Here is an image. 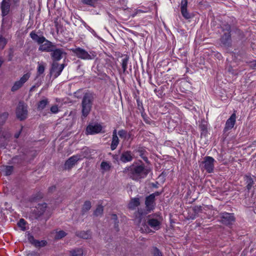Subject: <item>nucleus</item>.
Masks as SVG:
<instances>
[{
  "label": "nucleus",
  "mask_w": 256,
  "mask_h": 256,
  "mask_svg": "<svg viewBox=\"0 0 256 256\" xmlns=\"http://www.w3.org/2000/svg\"><path fill=\"white\" fill-rule=\"evenodd\" d=\"M251 63H252V66L254 68H256V60H254V61L252 62Z\"/></svg>",
  "instance_id": "obj_61"
},
{
  "label": "nucleus",
  "mask_w": 256,
  "mask_h": 256,
  "mask_svg": "<svg viewBox=\"0 0 256 256\" xmlns=\"http://www.w3.org/2000/svg\"><path fill=\"white\" fill-rule=\"evenodd\" d=\"M119 139L118 136H112V140L110 144V148L112 150L116 149L119 144Z\"/></svg>",
  "instance_id": "obj_33"
},
{
  "label": "nucleus",
  "mask_w": 256,
  "mask_h": 256,
  "mask_svg": "<svg viewBox=\"0 0 256 256\" xmlns=\"http://www.w3.org/2000/svg\"><path fill=\"white\" fill-rule=\"evenodd\" d=\"M96 98V94L91 91L84 94L81 102L82 116L86 118L92 110L93 102Z\"/></svg>",
  "instance_id": "obj_3"
},
{
  "label": "nucleus",
  "mask_w": 256,
  "mask_h": 256,
  "mask_svg": "<svg viewBox=\"0 0 256 256\" xmlns=\"http://www.w3.org/2000/svg\"><path fill=\"white\" fill-rule=\"evenodd\" d=\"M70 252L71 254L70 256H82L83 254V250L80 248L73 250Z\"/></svg>",
  "instance_id": "obj_36"
},
{
  "label": "nucleus",
  "mask_w": 256,
  "mask_h": 256,
  "mask_svg": "<svg viewBox=\"0 0 256 256\" xmlns=\"http://www.w3.org/2000/svg\"><path fill=\"white\" fill-rule=\"evenodd\" d=\"M236 122V115L234 113L232 114L230 116L227 120L226 122L223 132L226 133L229 130L232 129Z\"/></svg>",
  "instance_id": "obj_20"
},
{
  "label": "nucleus",
  "mask_w": 256,
  "mask_h": 256,
  "mask_svg": "<svg viewBox=\"0 0 256 256\" xmlns=\"http://www.w3.org/2000/svg\"><path fill=\"white\" fill-rule=\"evenodd\" d=\"M192 210L194 213L198 215V213L202 212V206H196L193 207Z\"/></svg>",
  "instance_id": "obj_44"
},
{
  "label": "nucleus",
  "mask_w": 256,
  "mask_h": 256,
  "mask_svg": "<svg viewBox=\"0 0 256 256\" xmlns=\"http://www.w3.org/2000/svg\"><path fill=\"white\" fill-rule=\"evenodd\" d=\"M162 194V192H154V193H152L150 194L151 196H152V197H154V199H156L155 198L156 196H159L160 195Z\"/></svg>",
  "instance_id": "obj_53"
},
{
  "label": "nucleus",
  "mask_w": 256,
  "mask_h": 256,
  "mask_svg": "<svg viewBox=\"0 0 256 256\" xmlns=\"http://www.w3.org/2000/svg\"><path fill=\"white\" fill-rule=\"evenodd\" d=\"M14 166H0V172L4 176H8L14 172Z\"/></svg>",
  "instance_id": "obj_25"
},
{
  "label": "nucleus",
  "mask_w": 256,
  "mask_h": 256,
  "mask_svg": "<svg viewBox=\"0 0 256 256\" xmlns=\"http://www.w3.org/2000/svg\"><path fill=\"white\" fill-rule=\"evenodd\" d=\"M140 216H138L136 220V222H138V225H140L141 222H142V214H140Z\"/></svg>",
  "instance_id": "obj_55"
},
{
  "label": "nucleus",
  "mask_w": 256,
  "mask_h": 256,
  "mask_svg": "<svg viewBox=\"0 0 256 256\" xmlns=\"http://www.w3.org/2000/svg\"><path fill=\"white\" fill-rule=\"evenodd\" d=\"M220 28L224 33V32H231V26L228 23L225 22L222 24L220 26Z\"/></svg>",
  "instance_id": "obj_37"
},
{
  "label": "nucleus",
  "mask_w": 256,
  "mask_h": 256,
  "mask_svg": "<svg viewBox=\"0 0 256 256\" xmlns=\"http://www.w3.org/2000/svg\"><path fill=\"white\" fill-rule=\"evenodd\" d=\"M81 160L78 155H74L68 158L65 162L64 167L65 170H70Z\"/></svg>",
  "instance_id": "obj_17"
},
{
  "label": "nucleus",
  "mask_w": 256,
  "mask_h": 256,
  "mask_svg": "<svg viewBox=\"0 0 256 256\" xmlns=\"http://www.w3.org/2000/svg\"><path fill=\"white\" fill-rule=\"evenodd\" d=\"M246 188L249 192L254 186H256V176L250 174H246L244 176Z\"/></svg>",
  "instance_id": "obj_13"
},
{
  "label": "nucleus",
  "mask_w": 256,
  "mask_h": 256,
  "mask_svg": "<svg viewBox=\"0 0 256 256\" xmlns=\"http://www.w3.org/2000/svg\"><path fill=\"white\" fill-rule=\"evenodd\" d=\"M89 150L88 148H83L82 149V152L83 153V156H84V157H86L88 152H89Z\"/></svg>",
  "instance_id": "obj_52"
},
{
  "label": "nucleus",
  "mask_w": 256,
  "mask_h": 256,
  "mask_svg": "<svg viewBox=\"0 0 256 256\" xmlns=\"http://www.w3.org/2000/svg\"><path fill=\"white\" fill-rule=\"evenodd\" d=\"M136 152H138L139 156L143 159L146 162H148V158L146 156V150L142 147H139L136 150Z\"/></svg>",
  "instance_id": "obj_26"
},
{
  "label": "nucleus",
  "mask_w": 256,
  "mask_h": 256,
  "mask_svg": "<svg viewBox=\"0 0 256 256\" xmlns=\"http://www.w3.org/2000/svg\"><path fill=\"white\" fill-rule=\"evenodd\" d=\"M66 54L64 49L54 47V48L50 52V57L52 62H58L64 56H66Z\"/></svg>",
  "instance_id": "obj_9"
},
{
  "label": "nucleus",
  "mask_w": 256,
  "mask_h": 256,
  "mask_svg": "<svg viewBox=\"0 0 256 256\" xmlns=\"http://www.w3.org/2000/svg\"><path fill=\"white\" fill-rule=\"evenodd\" d=\"M70 50L78 58L82 60H94L96 56V54L95 52H90V53H88L84 49L80 47L72 48Z\"/></svg>",
  "instance_id": "obj_5"
},
{
  "label": "nucleus",
  "mask_w": 256,
  "mask_h": 256,
  "mask_svg": "<svg viewBox=\"0 0 256 256\" xmlns=\"http://www.w3.org/2000/svg\"><path fill=\"white\" fill-rule=\"evenodd\" d=\"M76 236L84 238V239H88L91 237V234L90 231H78L76 232Z\"/></svg>",
  "instance_id": "obj_27"
},
{
  "label": "nucleus",
  "mask_w": 256,
  "mask_h": 256,
  "mask_svg": "<svg viewBox=\"0 0 256 256\" xmlns=\"http://www.w3.org/2000/svg\"><path fill=\"white\" fill-rule=\"evenodd\" d=\"M92 207V204L90 200H86L82 207V214L84 215L86 212L88 211Z\"/></svg>",
  "instance_id": "obj_30"
},
{
  "label": "nucleus",
  "mask_w": 256,
  "mask_h": 256,
  "mask_svg": "<svg viewBox=\"0 0 256 256\" xmlns=\"http://www.w3.org/2000/svg\"><path fill=\"white\" fill-rule=\"evenodd\" d=\"M132 160V154L130 150H124L120 156V161L124 163L130 162Z\"/></svg>",
  "instance_id": "obj_21"
},
{
  "label": "nucleus",
  "mask_w": 256,
  "mask_h": 256,
  "mask_svg": "<svg viewBox=\"0 0 256 256\" xmlns=\"http://www.w3.org/2000/svg\"><path fill=\"white\" fill-rule=\"evenodd\" d=\"M81 22H82V24H83V25L86 28L88 26L86 24V22L83 20H81Z\"/></svg>",
  "instance_id": "obj_63"
},
{
  "label": "nucleus",
  "mask_w": 256,
  "mask_h": 256,
  "mask_svg": "<svg viewBox=\"0 0 256 256\" xmlns=\"http://www.w3.org/2000/svg\"><path fill=\"white\" fill-rule=\"evenodd\" d=\"M214 159L210 156H206L204 158L202 162V168H204L208 173H212L214 172Z\"/></svg>",
  "instance_id": "obj_8"
},
{
  "label": "nucleus",
  "mask_w": 256,
  "mask_h": 256,
  "mask_svg": "<svg viewBox=\"0 0 256 256\" xmlns=\"http://www.w3.org/2000/svg\"><path fill=\"white\" fill-rule=\"evenodd\" d=\"M137 104L138 107H141L142 110H144V108L142 106V104L141 102H140L138 100H137Z\"/></svg>",
  "instance_id": "obj_60"
},
{
  "label": "nucleus",
  "mask_w": 256,
  "mask_h": 256,
  "mask_svg": "<svg viewBox=\"0 0 256 256\" xmlns=\"http://www.w3.org/2000/svg\"><path fill=\"white\" fill-rule=\"evenodd\" d=\"M46 208L47 204L45 202L38 204L37 206H36V208L34 210V213L36 216V218L40 217L44 214Z\"/></svg>",
  "instance_id": "obj_23"
},
{
  "label": "nucleus",
  "mask_w": 256,
  "mask_h": 256,
  "mask_svg": "<svg viewBox=\"0 0 256 256\" xmlns=\"http://www.w3.org/2000/svg\"><path fill=\"white\" fill-rule=\"evenodd\" d=\"M155 201L156 199H154V197L152 196H151L150 195L146 198V208L148 212H150L154 208L156 205Z\"/></svg>",
  "instance_id": "obj_22"
},
{
  "label": "nucleus",
  "mask_w": 256,
  "mask_h": 256,
  "mask_svg": "<svg viewBox=\"0 0 256 256\" xmlns=\"http://www.w3.org/2000/svg\"><path fill=\"white\" fill-rule=\"evenodd\" d=\"M112 158H113V159L114 160V162H115L116 161L118 162V160H120V156H118V154H114V155H113Z\"/></svg>",
  "instance_id": "obj_58"
},
{
  "label": "nucleus",
  "mask_w": 256,
  "mask_h": 256,
  "mask_svg": "<svg viewBox=\"0 0 256 256\" xmlns=\"http://www.w3.org/2000/svg\"><path fill=\"white\" fill-rule=\"evenodd\" d=\"M26 224V222L24 218H20L18 222V226L22 230H25L26 229L25 227Z\"/></svg>",
  "instance_id": "obj_40"
},
{
  "label": "nucleus",
  "mask_w": 256,
  "mask_h": 256,
  "mask_svg": "<svg viewBox=\"0 0 256 256\" xmlns=\"http://www.w3.org/2000/svg\"><path fill=\"white\" fill-rule=\"evenodd\" d=\"M198 215L196 214H192V216H190V219L192 220H194V218H196V216H197Z\"/></svg>",
  "instance_id": "obj_64"
},
{
  "label": "nucleus",
  "mask_w": 256,
  "mask_h": 256,
  "mask_svg": "<svg viewBox=\"0 0 256 256\" xmlns=\"http://www.w3.org/2000/svg\"><path fill=\"white\" fill-rule=\"evenodd\" d=\"M219 221L223 224L230 226H232L236 220V218L233 213L222 212L219 214Z\"/></svg>",
  "instance_id": "obj_6"
},
{
  "label": "nucleus",
  "mask_w": 256,
  "mask_h": 256,
  "mask_svg": "<svg viewBox=\"0 0 256 256\" xmlns=\"http://www.w3.org/2000/svg\"><path fill=\"white\" fill-rule=\"evenodd\" d=\"M46 65V63L44 62H38V66L37 68V76H36V78H37L40 75L42 74L44 72Z\"/></svg>",
  "instance_id": "obj_29"
},
{
  "label": "nucleus",
  "mask_w": 256,
  "mask_h": 256,
  "mask_svg": "<svg viewBox=\"0 0 256 256\" xmlns=\"http://www.w3.org/2000/svg\"><path fill=\"white\" fill-rule=\"evenodd\" d=\"M50 110L52 114H56L58 112L59 110L58 105L54 104L50 108Z\"/></svg>",
  "instance_id": "obj_48"
},
{
  "label": "nucleus",
  "mask_w": 256,
  "mask_h": 256,
  "mask_svg": "<svg viewBox=\"0 0 256 256\" xmlns=\"http://www.w3.org/2000/svg\"><path fill=\"white\" fill-rule=\"evenodd\" d=\"M56 190V186H50L48 189V192L50 193H52L54 192Z\"/></svg>",
  "instance_id": "obj_56"
},
{
  "label": "nucleus",
  "mask_w": 256,
  "mask_h": 256,
  "mask_svg": "<svg viewBox=\"0 0 256 256\" xmlns=\"http://www.w3.org/2000/svg\"><path fill=\"white\" fill-rule=\"evenodd\" d=\"M112 136H117V132H116V130H114L112 132Z\"/></svg>",
  "instance_id": "obj_62"
},
{
  "label": "nucleus",
  "mask_w": 256,
  "mask_h": 256,
  "mask_svg": "<svg viewBox=\"0 0 256 256\" xmlns=\"http://www.w3.org/2000/svg\"><path fill=\"white\" fill-rule=\"evenodd\" d=\"M111 218L114 222V227L118 229V216L116 214H111Z\"/></svg>",
  "instance_id": "obj_46"
},
{
  "label": "nucleus",
  "mask_w": 256,
  "mask_h": 256,
  "mask_svg": "<svg viewBox=\"0 0 256 256\" xmlns=\"http://www.w3.org/2000/svg\"><path fill=\"white\" fill-rule=\"evenodd\" d=\"M220 44L226 48H230L232 46L231 34L228 32H224L220 38Z\"/></svg>",
  "instance_id": "obj_19"
},
{
  "label": "nucleus",
  "mask_w": 256,
  "mask_h": 256,
  "mask_svg": "<svg viewBox=\"0 0 256 256\" xmlns=\"http://www.w3.org/2000/svg\"><path fill=\"white\" fill-rule=\"evenodd\" d=\"M30 36L34 41L40 45L38 49L39 51L47 52H51L56 46L43 36H38L34 30L30 32Z\"/></svg>",
  "instance_id": "obj_2"
},
{
  "label": "nucleus",
  "mask_w": 256,
  "mask_h": 256,
  "mask_svg": "<svg viewBox=\"0 0 256 256\" xmlns=\"http://www.w3.org/2000/svg\"><path fill=\"white\" fill-rule=\"evenodd\" d=\"M199 128L201 131V135L206 136L207 134L208 131L207 124L205 121H202L200 124L199 125Z\"/></svg>",
  "instance_id": "obj_32"
},
{
  "label": "nucleus",
  "mask_w": 256,
  "mask_h": 256,
  "mask_svg": "<svg viewBox=\"0 0 256 256\" xmlns=\"http://www.w3.org/2000/svg\"><path fill=\"white\" fill-rule=\"evenodd\" d=\"M162 220V217L158 214L149 215L147 222H142L140 230L142 232H149L150 230L148 226L154 230H158L160 228Z\"/></svg>",
  "instance_id": "obj_4"
},
{
  "label": "nucleus",
  "mask_w": 256,
  "mask_h": 256,
  "mask_svg": "<svg viewBox=\"0 0 256 256\" xmlns=\"http://www.w3.org/2000/svg\"><path fill=\"white\" fill-rule=\"evenodd\" d=\"M234 33L236 34L239 39H242L244 37V32L238 28H236L234 29Z\"/></svg>",
  "instance_id": "obj_39"
},
{
  "label": "nucleus",
  "mask_w": 256,
  "mask_h": 256,
  "mask_svg": "<svg viewBox=\"0 0 256 256\" xmlns=\"http://www.w3.org/2000/svg\"><path fill=\"white\" fill-rule=\"evenodd\" d=\"M65 66L64 64H60L58 62H52L50 68V74L54 75V78H58L60 74Z\"/></svg>",
  "instance_id": "obj_10"
},
{
  "label": "nucleus",
  "mask_w": 256,
  "mask_h": 256,
  "mask_svg": "<svg viewBox=\"0 0 256 256\" xmlns=\"http://www.w3.org/2000/svg\"><path fill=\"white\" fill-rule=\"evenodd\" d=\"M98 0H81V2L84 4L95 8Z\"/></svg>",
  "instance_id": "obj_34"
},
{
  "label": "nucleus",
  "mask_w": 256,
  "mask_h": 256,
  "mask_svg": "<svg viewBox=\"0 0 256 256\" xmlns=\"http://www.w3.org/2000/svg\"><path fill=\"white\" fill-rule=\"evenodd\" d=\"M12 6L11 0H2L0 3V10L2 16H5L8 14Z\"/></svg>",
  "instance_id": "obj_15"
},
{
  "label": "nucleus",
  "mask_w": 256,
  "mask_h": 256,
  "mask_svg": "<svg viewBox=\"0 0 256 256\" xmlns=\"http://www.w3.org/2000/svg\"><path fill=\"white\" fill-rule=\"evenodd\" d=\"M187 0H182L180 3V11L182 16L186 20H189L194 17V14L190 13L187 10Z\"/></svg>",
  "instance_id": "obj_18"
},
{
  "label": "nucleus",
  "mask_w": 256,
  "mask_h": 256,
  "mask_svg": "<svg viewBox=\"0 0 256 256\" xmlns=\"http://www.w3.org/2000/svg\"><path fill=\"white\" fill-rule=\"evenodd\" d=\"M66 235V234L64 230H60L56 233L55 238L61 239L64 238Z\"/></svg>",
  "instance_id": "obj_42"
},
{
  "label": "nucleus",
  "mask_w": 256,
  "mask_h": 256,
  "mask_svg": "<svg viewBox=\"0 0 256 256\" xmlns=\"http://www.w3.org/2000/svg\"><path fill=\"white\" fill-rule=\"evenodd\" d=\"M100 167L102 170H110V166L108 162L103 161L100 164Z\"/></svg>",
  "instance_id": "obj_45"
},
{
  "label": "nucleus",
  "mask_w": 256,
  "mask_h": 256,
  "mask_svg": "<svg viewBox=\"0 0 256 256\" xmlns=\"http://www.w3.org/2000/svg\"><path fill=\"white\" fill-rule=\"evenodd\" d=\"M153 256H162V252L156 247L154 248Z\"/></svg>",
  "instance_id": "obj_47"
},
{
  "label": "nucleus",
  "mask_w": 256,
  "mask_h": 256,
  "mask_svg": "<svg viewBox=\"0 0 256 256\" xmlns=\"http://www.w3.org/2000/svg\"><path fill=\"white\" fill-rule=\"evenodd\" d=\"M7 44V40L2 36H0V49L2 50L6 44Z\"/></svg>",
  "instance_id": "obj_43"
},
{
  "label": "nucleus",
  "mask_w": 256,
  "mask_h": 256,
  "mask_svg": "<svg viewBox=\"0 0 256 256\" xmlns=\"http://www.w3.org/2000/svg\"><path fill=\"white\" fill-rule=\"evenodd\" d=\"M104 212V207L102 205H98L94 212V215L96 216H102Z\"/></svg>",
  "instance_id": "obj_38"
},
{
  "label": "nucleus",
  "mask_w": 256,
  "mask_h": 256,
  "mask_svg": "<svg viewBox=\"0 0 256 256\" xmlns=\"http://www.w3.org/2000/svg\"><path fill=\"white\" fill-rule=\"evenodd\" d=\"M28 242L32 245L34 246L36 248H42L46 246L48 242L45 240H36L34 236L30 234L29 232H28Z\"/></svg>",
  "instance_id": "obj_14"
},
{
  "label": "nucleus",
  "mask_w": 256,
  "mask_h": 256,
  "mask_svg": "<svg viewBox=\"0 0 256 256\" xmlns=\"http://www.w3.org/2000/svg\"><path fill=\"white\" fill-rule=\"evenodd\" d=\"M49 104V100L48 98H45L43 100H40L38 103L37 106V109L38 110H44Z\"/></svg>",
  "instance_id": "obj_28"
},
{
  "label": "nucleus",
  "mask_w": 256,
  "mask_h": 256,
  "mask_svg": "<svg viewBox=\"0 0 256 256\" xmlns=\"http://www.w3.org/2000/svg\"><path fill=\"white\" fill-rule=\"evenodd\" d=\"M41 84H42L41 81L37 82L34 85L32 86L30 88V92H32L34 91L35 90V88L39 87L41 85Z\"/></svg>",
  "instance_id": "obj_49"
},
{
  "label": "nucleus",
  "mask_w": 256,
  "mask_h": 256,
  "mask_svg": "<svg viewBox=\"0 0 256 256\" xmlns=\"http://www.w3.org/2000/svg\"><path fill=\"white\" fill-rule=\"evenodd\" d=\"M102 127L100 124H90L86 128V134L88 135L98 134L102 132Z\"/></svg>",
  "instance_id": "obj_16"
},
{
  "label": "nucleus",
  "mask_w": 256,
  "mask_h": 256,
  "mask_svg": "<svg viewBox=\"0 0 256 256\" xmlns=\"http://www.w3.org/2000/svg\"><path fill=\"white\" fill-rule=\"evenodd\" d=\"M8 116V112H4L0 114V119H3L5 120Z\"/></svg>",
  "instance_id": "obj_51"
},
{
  "label": "nucleus",
  "mask_w": 256,
  "mask_h": 256,
  "mask_svg": "<svg viewBox=\"0 0 256 256\" xmlns=\"http://www.w3.org/2000/svg\"><path fill=\"white\" fill-rule=\"evenodd\" d=\"M24 160V158L20 156H16L12 158V162L14 164H20Z\"/></svg>",
  "instance_id": "obj_35"
},
{
  "label": "nucleus",
  "mask_w": 256,
  "mask_h": 256,
  "mask_svg": "<svg viewBox=\"0 0 256 256\" xmlns=\"http://www.w3.org/2000/svg\"><path fill=\"white\" fill-rule=\"evenodd\" d=\"M122 58L121 60L120 65L122 69L123 73L126 74L128 73V72L126 70L128 68L130 57L128 55H124L122 56Z\"/></svg>",
  "instance_id": "obj_24"
},
{
  "label": "nucleus",
  "mask_w": 256,
  "mask_h": 256,
  "mask_svg": "<svg viewBox=\"0 0 256 256\" xmlns=\"http://www.w3.org/2000/svg\"><path fill=\"white\" fill-rule=\"evenodd\" d=\"M86 29L92 33L94 36L96 34V32L92 28L89 26L86 28Z\"/></svg>",
  "instance_id": "obj_59"
},
{
  "label": "nucleus",
  "mask_w": 256,
  "mask_h": 256,
  "mask_svg": "<svg viewBox=\"0 0 256 256\" xmlns=\"http://www.w3.org/2000/svg\"><path fill=\"white\" fill-rule=\"evenodd\" d=\"M150 170L143 163L133 164L126 167L122 171L124 174H128L130 178L135 181H138L146 178Z\"/></svg>",
  "instance_id": "obj_1"
},
{
  "label": "nucleus",
  "mask_w": 256,
  "mask_h": 256,
  "mask_svg": "<svg viewBox=\"0 0 256 256\" xmlns=\"http://www.w3.org/2000/svg\"><path fill=\"white\" fill-rule=\"evenodd\" d=\"M16 116L20 120H24L28 116L27 106L22 102H20L16 109Z\"/></svg>",
  "instance_id": "obj_7"
},
{
  "label": "nucleus",
  "mask_w": 256,
  "mask_h": 256,
  "mask_svg": "<svg viewBox=\"0 0 256 256\" xmlns=\"http://www.w3.org/2000/svg\"><path fill=\"white\" fill-rule=\"evenodd\" d=\"M22 128H23V126H21V128H20V130L18 132H16V133L14 134V137L16 138H19V136H20V134H21V132H22Z\"/></svg>",
  "instance_id": "obj_54"
},
{
  "label": "nucleus",
  "mask_w": 256,
  "mask_h": 256,
  "mask_svg": "<svg viewBox=\"0 0 256 256\" xmlns=\"http://www.w3.org/2000/svg\"><path fill=\"white\" fill-rule=\"evenodd\" d=\"M30 75V72H27L24 74L19 80L15 82L11 88V91L14 92L21 88L23 86L24 84L29 79Z\"/></svg>",
  "instance_id": "obj_12"
},
{
  "label": "nucleus",
  "mask_w": 256,
  "mask_h": 256,
  "mask_svg": "<svg viewBox=\"0 0 256 256\" xmlns=\"http://www.w3.org/2000/svg\"><path fill=\"white\" fill-rule=\"evenodd\" d=\"M2 18L1 31L4 34L11 28L12 24V16H2Z\"/></svg>",
  "instance_id": "obj_11"
},
{
  "label": "nucleus",
  "mask_w": 256,
  "mask_h": 256,
  "mask_svg": "<svg viewBox=\"0 0 256 256\" xmlns=\"http://www.w3.org/2000/svg\"><path fill=\"white\" fill-rule=\"evenodd\" d=\"M140 205V199L138 198H132L129 204V208H130L134 209L136 207Z\"/></svg>",
  "instance_id": "obj_31"
},
{
  "label": "nucleus",
  "mask_w": 256,
  "mask_h": 256,
  "mask_svg": "<svg viewBox=\"0 0 256 256\" xmlns=\"http://www.w3.org/2000/svg\"><path fill=\"white\" fill-rule=\"evenodd\" d=\"M118 134L120 138L126 140L128 138V133L124 130H120L118 132Z\"/></svg>",
  "instance_id": "obj_41"
},
{
  "label": "nucleus",
  "mask_w": 256,
  "mask_h": 256,
  "mask_svg": "<svg viewBox=\"0 0 256 256\" xmlns=\"http://www.w3.org/2000/svg\"><path fill=\"white\" fill-rule=\"evenodd\" d=\"M20 0H11L12 8H17L20 5Z\"/></svg>",
  "instance_id": "obj_50"
},
{
  "label": "nucleus",
  "mask_w": 256,
  "mask_h": 256,
  "mask_svg": "<svg viewBox=\"0 0 256 256\" xmlns=\"http://www.w3.org/2000/svg\"><path fill=\"white\" fill-rule=\"evenodd\" d=\"M145 115L146 114H144L142 113V116L144 118V121L147 124H150V119L148 118H145Z\"/></svg>",
  "instance_id": "obj_57"
}]
</instances>
